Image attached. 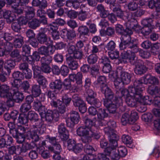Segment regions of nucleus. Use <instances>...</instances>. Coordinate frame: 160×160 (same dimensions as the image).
I'll return each instance as SVG.
<instances>
[{"label":"nucleus","instance_id":"1","mask_svg":"<svg viewBox=\"0 0 160 160\" xmlns=\"http://www.w3.org/2000/svg\"><path fill=\"white\" fill-rule=\"evenodd\" d=\"M124 24L126 27L124 29L120 24H118L116 27L117 33L121 35L120 42L119 45L120 50H123L121 54L122 58H127L130 56V22L126 21Z\"/></svg>","mask_w":160,"mask_h":160},{"label":"nucleus","instance_id":"2","mask_svg":"<svg viewBox=\"0 0 160 160\" xmlns=\"http://www.w3.org/2000/svg\"><path fill=\"white\" fill-rule=\"evenodd\" d=\"M28 120L33 121L32 127L34 130L32 131H28L27 135L31 137L35 141L38 139V134L42 135L45 133L46 130V124L44 121L39 120L38 114L34 111H30L27 114Z\"/></svg>","mask_w":160,"mask_h":160},{"label":"nucleus","instance_id":"3","mask_svg":"<svg viewBox=\"0 0 160 160\" xmlns=\"http://www.w3.org/2000/svg\"><path fill=\"white\" fill-rule=\"evenodd\" d=\"M159 80L155 77L150 74H147L144 76L140 80H136L134 82L133 86H132V91L134 90L136 94L134 97H136V100L134 99L132 106H134L137 101L141 99V93L142 92L144 88L142 86V84H151L152 85L155 86L158 84Z\"/></svg>","mask_w":160,"mask_h":160},{"label":"nucleus","instance_id":"4","mask_svg":"<svg viewBox=\"0 0 160 160\" xmlns=\"http://www.w3.org/2000/svg\"><path fill=\"white\" fill-rule=\"evenodd\" d=\"M108 128H106L104 129L105 133L108 136V140L109 142V146L106 148L104 150V153H100L105 155L109 159L112 153L115 150V148L118 147V141L119 139L118 135L113 133L109 132Z\"/></svg>","mask_w":160,"mask_h":160},{"label":"nucleus","instance_id":"5","mask_svg":"<svg viewBox=\"0 0 160 160\" xmlns=\"http://www.w3.org/2000/svg\"><path fill=\"white\" fill-rule=\"evenodd\" d=\"M45 138V140L41 142L42 146L45 147L52 152L58 153L61 152V146L56 137L48 135L46 136Z\"/></svg>","mask_w":160,"mask_h":160},{"label":"nucleus","instance_id":"6","mask_svg":"<svg viewBox=\"0 0 160 160\" xmlns=\"http://www.w3.org/2000/svg\"><path fill=\"white\" fill-rule=\"evenodd\" d=\"M105 98L103 99V104L109 113L113 114L117 112V105L112 101L114 97L113 92L104 95Z\"/></svg>","mask_w":160,"mask_h":160},{"label":"nucleus","instance_id":"7","mask_svg":"<svg viewBox=\"0 0 160 160\" xmlns=\"http://www.w3.org/2000/svg\"><path fill=\"white\" fill-rule=\"evenodd\" d=\"M152 18H147L143 19L141 21L143 27L140 29L141 33L144 35H148L154 28V26L152 25L153 20L152 19H157V16L152 15Z\"/></svg>","mask_w":160,"mask_h":160},{"label":"nucleus","instance_id":"8","mask_svg":"<svg viewBox=\"0 0 160 160\" xmlns=\"http://www.w3.org/2000/svg\"><path fill=\"white\" fill-rule=\"evenodd\" d=\"M72 101L73 105L75 108H78L80 112L83 113L86 112V104L78 94H74L72 97Z\"/></svg>","mask_w":160,"mask_h":160},{"label":"nucleus","instance_id":"9","mask_svg":"<svg viewBox=\"0 0 160 160\" xmlns=\"http://www.w3.org/2000/svg\"><path fill=\"white\" fill-rule=\"evenodd\" d=\"M72 101L73 105L75 108H78L80 112L83 113L86 112V104L78 94H74L72 97Z\"/></svg>","mask_w":160,"mask_h":160},{"label":"nucleus","instance_id":"10","mask_svg":"<svg viewBox=\"0 0 160 160\" xmlns=\"http://www.w3.org/2000/svg\"><path fill=\"white\" fill-rule=\"evenodd\" d=\"M22 80L18 78L14 79L12 82V86L15 88L17 91L20 90L27 92L30 88V84L28 81H22Z\"/></svg>","mask_w":160,"mask_h":160},{"label":"nucleus","instance_id":"11","mask_svg":"<svg viewBox=\"0 0 160 160\" xmlns=\"http://www.w3.org/2000/svg\"><path fill=\"white\" fill-rule=\"evenodd\" d=\"M130 2L128 4H126L125 6V8L126 9L124 14L120 8L119 7H116L113 9V11L116 14V17L124 20L126 21H130L129 18L130 8Z\"/></svg>","mask_w":160,"mask_h":160},{"label":"nucleus","instance_id":"12","mask_svg":"<svg viewBox=\"0 0 160 160\" xmlns=\"http://www.w3.org/2000/svg\"><path fill=\"white\" fill-rule=\"evenodd\" d=\"M106 77L104 76H99L97 79L96 85H99L100 87V90L101 92L104 95L113 92L112 90L106 83Z\"/></svg>","mask_w":160,"mask_h":160},{"label":"nucleus","instance_id":"13","mask_svg":"<svg viewBox=\"0 0 160 160\" xmlns=\"http://www.w3.org/2000/svg\"><path fill=\"white\" fill-rule=\"evenodd\" d=\"M139 61L136 56H131V63L135 66L134 69L135 73L137 75H142L146 72L148 68L144 64H137Z\"/></svg>","mask_w":160,"mask_h":160},{"label":"nucleus","instance_id":"14","mask_svg":"<svg viewBox=\"0 0 160 160\" xmlns=\"http://www.w3.org/2000/svg\"><path fill=\"white\" fill-rule=\"evenodd\" d=\"M77 133L78 135L82 137L81 140L82 142L87 143V142L90 141L91 137H89L91 131L84 126L79 127L77 129Z\"/></svg>","mask_w":160,"mask_h":160},{"label":"nucleus","instance_id":"15","mask_svg":"<svg viewBox=\"0 0 160 160\" xmlns=\"http://www.w3.org/2000/svg\"><path fill=\"white\" fill-rule=\"evenodd\" d=\"M131 107H135L137 103L138 102H142L144 105H150L152 103V99H151L148 96H146L142 98V95L141 93V99L139 101H137L135 105L132 106V103H133V101L134 99L136 100V97H134V96L136 95V93H135V91L133 90L132 91V87L131 88Z\"/></svg>","mask_w":160,"mask_h":160},{"label":"nucleus","instance_id":"16","mask_svg":"<svg viewBox=\"0 0 160 160\" xmlns=\"http://www.w3.org/2000/svg\"><path fill=\"white\" fill-rule=\"evenodd\" d=\"M12 76L13 79L18 78L23 80L25 78L27 79H29L31 78L32 76V71L30 69L22 72L18 71H14L12 73Z\"/></svg>","mask_w":160,"mask_h":160},{"label":"nucleus","instance_id":"17","mask_svg":"<svg viewBox=\"0 0 160 160\" xmlns=\"http://www.w3.org/2000/svg\"><path fill=\"white\" fill-rule=\"evenodd\" d=\"M48 29L46 28H43L42 31L39 32L37 35L36 38L38 42L41 44L48 45L49 42L51 40L50 38L48 37L46 33Z\"/></svg>","mask_w":160,"mask_h":160},{"label":"nucleus","instance_id":"18","mask_svg":"<svg viewBox=\"0 0 160 160\" xmlns=\"http://www.w3.org/2000/svg\"><path fill=\"white\" fill-rule=\"evenodd\" d=\"M71 122L67 121V125L70 128L73 127L75 124H77L80 119L79 113L76 111H72L70 113Z\"/></svg>","mask_w":160,"mask_h":160},{"label":"nucleus","instance_id":"19","mask_svg":"<svg viewBox=\"0 0 160 160\" xmlns=\"http://www.w3.org/2000/svg\"><path fill=\"white\" fill-rule=\"evenodd\" d=\"M108 55L109 56L110 58L112 59H118V64H119L120 63H127L128 62L127 60L128 59L129 62H130V55L129 56L128 58H122L120 55V57H119V51H111L110 52H109Z\"/></svg>","mask_w":160,"mask_h":160},{"label":"nucleus","instance_id":"20","mask_svg":"<svg viewBox=\"0 0 160 160\" xmlns=\"http://www.w3.org/2000/svg\"><path fill=\"white\" fill-rule=\"evenodd\" d=\"M11 94V97L15 100L16 102L20 103L22 102L24 99V96L23 93L20 92L18 90H16V89L14 87L12 86Z\"/></svg>","mask_w":160,"mask_h":160},{"label":"nucleus","instance_id":"21","mask_svg":"<svg viewBox=\"0 0 160 160\" xmlns=\"http://www.w3.org/2000/svg\"><path fill=\"white\" fill-rule=\"evenodd\" d=\"M28 132V131L25 134H16L14 132L12 135L13 137L16 139L17 142L19 144H22L24 142L25 137L29 139L31 138L32 140V142H36L39 141L40 139L39 136L38 140L36 141L31 137L27 136V134Z\"/></svg>","mask_w":160,"mask_h":160},{"label":"nucleus","instance_id":"22","mask_svg":"<svg viewBox=\"0 0 160 160\" xmlns=\"http://www.w3.org/2000/svg\"><path fill=\"white\" fill-rule=\"evenodd\" d=\"M63 87V82L60 78L51 82L49 84L50 88L55 92H60L62 89Z\"/></svg>","mask_w":160,"mask_h":160},{"label":"nucleus","instance_id":"23","mask_svg":"<svg viewBox=\"0 0 160 160\" xmlns=\"http://www.w3.org/2000/svg\"><path fill=\"white\" fill-rule=\"evenodd\" d=\"M32 106L36 111L39 112L40 115L41 112H45L47 110V108L45 106L42 104L41 101L39 98H37L34 100Z\"/></svg>","mask_w":160,"mask_h":160},{"label":"nucleus","instance_id":"24","mask_svg":"<svg viewBox=\"0 0 160 160\" xmlns=\"http://www.w3.org/2000/svg\"><path fill=\"white\" fill-rule=\"evenodd\" d=\"M71 81L70 79H65L63 82V90L68 92H75L77 90V87L75 85H72Z\"/></svg>","mask_w":160,"mask_h":160},{"label":"nucleus","instance_id":"25","mask_svg":"<svg viewBox=\"0 0 160 160\" xmlns=\"http://www.w3.org/2000/svg\"><path fill=\"white\" fill-rule=\"evenodd\" d=\"M16 61L12 59H9L5 61L4 64V69L7 71L5 74L9 76L11 70L13 69L16 65Z\"/></svg>","mask_w":160,"mask_h":160},{"label":"nucleus","instance_id":"26","mask_svg":"<svg viewBox=\"0 0 160 160\" xmlns=\"http://www.w3.org/2000/svg\"><path fill=\"white\" fill-rule=\"evenodd\" d=\"M9 87L7 85H1L0 88V96L1 98H6L10 96H11L12 93L11 88L10 92H9Z\"/></svg>","mask_w":160,"mask_h":160},{"label":"nucleus","instance_id":"27","mask_svg":"<svg viewBox=\"0 0 160 160\" xmlns=\"http://www.w3.org/2000/svg\"><path fill=\"white\" fill-rule=\"evenodd\" d=\"M34 148V147L31 143L28 142L22 144V146L20 147L19 154L22 156H26L27 155V151L33 149Z\"/></svg>","mask_w":160,"mask_h":160},{"label":"nucleus","instance_id":"28","mask_svg":"<svg viewBox=\"0 0 160 160\" xmlns=\"http://www.w3.org/2000/svg\"><path fill=\"white\" fill-rule=\"evenodd\" d=\"M66 61L69 68L72 70H75L78 68V64L72 56H69L66 58Z\"/></svg>","mask_w":160,"mask_h":160},{"label":"nucleus","instance_id":"29","mask_svg":"<svg viewBox=\"0 0 160 160\" xmlns=\"http://www.w3.org/2000/svg\"><path fill=\"white\" fill-rule=\"evenodd\" d=\"M138 40L134 38H131V56H136V53L138 51V48L137 46Z\"/></svg>","mask_w":160,"mask_h":160},{"label":"nucleus","instance_id":"30","mask_svg":"<svg viewBox=\"0 0 160 160\" xmlns=\"http://www.w3.org/2000/svg\"><path fill=\"white\" fill-rule=\"evenodd\" d=\"M41 113H44L45 114V117H41V120H43L44 119L48 123V124L52 123V120L53 117H54V115H53V112L52 110L47 109L45 112H41Z\"/></svg>","mask_w":160,"mask_h":160},{"label":"nucleus","instance_id":"31","mask_svg":"<svg viewBox=\"0 0 160 160\" xmlns=\"http://www.w3.org/2000/svg\"><path fill=\"white\" fill-rule=\"evenodd\" d=\"M82 75L81 72H78L76 74H71L69 75V79L73 82L75 81L78 84L82 83Z\"/></svg>","mask_w":160,"mask_h":160},{"label":"nucleus","instance_id":"32","mask_svg":"<svg viewBox=\"0 0 160 160\" xmlns=\"http://www.w3.org/2000/svg\"><path fill=\"white\" fill-rule=\"evenodd\" d=\"M115 31L113 27H108L106 30L101 29L100 31V35L102 36H108L113 37L115 34Z\"/></svg>","mask_w":160,"mask_h":160},{"label":"nucleus","instance_id":"33","mask_svg":"<svg viewBox=\"0 0 160 160\" xmlns=\"http://www.w3.org/2000/svg\"><path fill=\"white\" fill-rule=\"evenodd\" d=\"M80 6V2L79 0H67L66 7L69 8L78 9Z\"/></svg>","mask_w":160,"mask_h":160},{"label":"nucleus","instance_id":"34","mask_svg":"<svg viewBox=\"0 0 160 160\" xmlns=\"http://www.w3.org/2000/svg\"><path fill=\"white\" fill-rule=\"evenodd\" d=\"M32 95L35 98H38L41 93V90L40 85L37 84L33 85L31 88Z\"/></svg>","mask_w":160,"mask_h":160},{"label":"nucleus","instance_id":"35","mask_svg":"<svg viewBox=\"0 0 160 160\" xmlns=\"http://www.w3.org/2000/svg\"><path fill=\"white\" fill-rule=\"evenodd\" d=\"M3 18L6 20L8 23H11L15 19V15L10 11H7L3 12Z\"/></svg>","mask_w":160,"mask_h":160},{"label":"nucleus","instance_id":"36","mask_svg":"<svg viewBox=\"0 0 160 160\" xmlns=\"http://www.w3.org/2000/svg\"><path fill=\"white\" fill-rule=\"evenodd\" d=\"M25 12L26 18L28 20H31L35 14V9L32 7H27Z\"/></svg>","mask_w":160,"mask_h":160},{"label":"nucleus","instance_id":"37","mask_svg":"<svg viewBox=\"0 0 160 160\" xmlns=\"http://www.w3.org/2000/svg\"><path fill=\"white\" fill-rule=\"evenodd\" d=\"M160 52V43L155 42L152 43L150 48L151 54L154 56L158 55Z\"/></svg>","mask_w":160,"mask_h":160},{"label":"nucleus","instance_id":"38","mask_svg":"<svg viewBox=\"0 0 160 160\" xmlns=\"http://www.w3.org/2000/svg\"><path fill=\"white\" fill-rule=\"evenodd\" d=\"M96 97H94L86 100L88 103L91 105L97 108H99L101 106V102L99 99L96 98Z\"/></svg>","mask_w":160,"mask_h":160},{"label":"nucleus","instance_id":"39","mask_svg":"<svg viewBox=\"0 0 160 160\" xmlns=\"http://www.w3.org/2000/svg\"><path fill=\"white\" fill-rule=\"evenodd\" d=\"M96 97H94L86 100L88 103L91 105L97 108H99L101 106V102L99 99L96 98Z\"/></svg>","mask_w":160,"mask_h":160},{"label":"nucleus","instance_id":"40","mask_svg":"<svg viewBox=\"0 0 160 160\" xmlns=\"http://www.w3.org/2000/svg\"><path fill=\"white\" fill-rule=\"evenodd\" d=\"M96 97H94L86 100L88 103L91 105L97 108H99L101 106V102L99 99L96 98Z\"/></svg>","mask_w":160,"mask_h":160},{"label":"nucleus","instance_id":"41","mask_svg":"<svg viewBox=\"0 0 160 160\" xmlns=\"http://www.w3.org/2000/svg\"><path fill=\"white\" fill-rule=\"evenodd\" d=\"M77 31L80 37L87 36L89 34L88 28L86 26H80L78 27Z\"/></svg>","mask_w":160,"mask_h":160},{"label":"nucleus","instance_id":"42","mask_svg":"<svg viewBox=\"0 0 160 160\" xmlns=\"http://www.w3.org/2000/svg\"><path fill=\"white\" fill-rule=\"evenodd\" d=\"M10 56L12 58H15L14 60L17 62H20L22 60L21 55L20 54L19 51L17 49L12 51Z\"/></svg>","mask_w":160,"mask_h":160},{"label":"nucleus","instance_id":"43","mask_svg":"<svg viewBox=\"0 0 160 160\" xmlns=\"http://www.w3.org/2000/svg\"><path fill=\"white\" fill-rule=\"evenodd\" d=\"M62 33H66L68 40L71 41L76 37V34L75 31L73 30L63 29Z\"/></svg>","mask_w":160,"mask_h":160},{"label":"nucleus","instance_id":"44","mask_svg":"<svg viewBox=\"0 0 160 160\" xmlns=\"http://www.w3.org/2000/svg\"><path fill=\"white\" fill-rule=\"evenodd\" d=\"M108 127H105L103 129V130L104 131V129L106 128H108L109 132L110 133H116V131L114 130V129L117 127L116 123V122L113 120H110L107 122Z\"/></svg>","mask_w":160,"mask_h":160},{"label":"nucleus","instance_id":"45","mask_svg":"<svg viewBox=\"0 0 160 160\" xmlns=\"http://www.w3.org/2000/svg\"><path fill=\"white\" fill-rule=\"evenodd\" d=\"M131 27H132V29H131V35L133 33L132 31L138 32L140 29L139 26L138 25L137 20L134 18H131Z\"/></svg>","mask_w":160,"mask_h":160},{"label":"nucleus","instance_id":"46","mask_svg":"<svg viewBox=\"0 0 160 160\" xmlns=\"http://www.w3.org/2000/svg\"><path fill=\"white\" fill-rule=\"evenodd\" d=\"M120 91L122 96H124L126 103L129 106H130V94L128 90L127 89L123 88Z\"/></svg>","mask_w":160,"mask_h":160},{"label":"nucleus","instance_id":"47","mask_svg":"<svg viewBox=\"0 0 160 160\" xmlns=\"http://www.w3.org/2000/svg\"><path fill=\"white\" fill-rule=\"evenodd\" d=\"M28 22V26L30 28L35 29L40 26L39 20L35 18L32 19Z\"/></svg>","mask_w":160,"mask_h":160},{"label":"nucleus","instance_id":"48","mask_svg":"<svg viewBox=\"0 0 160 160\" xmlns=\"http://www.w3.org/2000/svg\"><path fill=\"white\" fill-rule=\"evenodd\" d=\"M147 92L148 93L152 96H156V94L159 92V88L155 85H150L147 89Z\"/></svg>","mask_w":160,"mask_h":160},{"label":"nucleus","instance_id":"49","mask_svg":"<svg viewBox=\"0 0 160 160\" xmlns=\"http://www.w3.org/2000/svg\"><path fill=\"white\" fill-rule=\"evenodd\" d=\"M52 60V56L49 54H48L42 57L40 61L41 64L50 65Z\"/></svg>","mask_w":160,"mask_h":160},{"label":"nucleus","instance_id":"50","mask_svg":"<svg viewBox=\"0 0 160 160\" xmlns=\"http://www.w3.org/2000/svg\"><path fill=\"white\" fill-rule=\"evenodd\" d=\"M120 77L125 84H128L130 82V75L129 73L122 71L121 72Z\"/></svg>","mask_w":160,"mask_h":160},{"label":"nucleus","instance_id":"51","mask_svg":"<svg viewBox=\"0 0 160 160\" xmlns=\"http://www.w3.org/2000/svg\"><path fill=\"white\" fill-rule=\"evenodd\" d=\"M18 123L24 124L27 123L28 122V120L27 114L22 113L19 114L18 118Z\"/></svg>","mask_w":160,"mask_h":160},{"label":"nucleus","instance_id":"52","mask_svg":"<svg viewBox=\"0 0 160 160\" xmlns=\"http://www.w3.org/2000/svg\"><path fill=\"white\" fill-rule=\"evenodd\" d=\"M97 116L98 118L103 120L105 118L108 117V115L106 110L102 108H99L98 111Z\"/></svg>","mask_w":160,"mask_h":160},{"label":"nucleus","instance_id":"53","mask_svg":"<svg viewBox=\"0 0 160 160\" xmlns=\"http://www.w3.org/2000/svg\"><path fill=\"white\" fill-rule=\"evenodd\" d=\"M43 147L41 145V146L38 147V148L40 149L39 153L41 155V156L43 158L45 159H48L50 157V151L48 149L42 150V147Z\"/></svg>","mask_w":160,"mask_h":160},{"label":"nucleus","instance_id":"54","mask_svg":"<svg viewBox=\"0 0 160 160\" xmlns=\"http://www.w3.org/2000/svg\"><path fill=\"white\" fill-rule=\"evenodd\" d=\"M37 81L39 85L42 87L43 88H47L48 83V81L46 78L42 76L37 78Z\"/></svg>","mask_w":160,"mask_h":160},{"label":"nucleus","instance_id":"55","mask_svg":"<svg viewBox=\"0 0 160 160\" xmlns=\"http://www.w3.org/2000/svg\"><path fill=\"white\" fill-rule=\"evenodd\" d=\"M114 83L115 88L118 90L117 92L118 91V90L121 89L122 88L125 84L122 80L119 78H117L115 79Z\"/></svg>","mask_w":160,"mask_h":160},{"label":"nucleus","instance_id":"56","mask_svg":"<svg viewBox=\"0 0 160 160\" xmlns=\"http://www.w3.org/2000/svg\"><path fill=\"white\" fill-rule=\"evenodd\" d=\"M130 120V115L127 112L123 114L121 119V123L124 126L129 123Z\"/></svg>","mask_w":160,"mask_h":160},{"label":"nucleus","instance_id":"57","mask_svg":"<svg viewBox=\"0 0 160 160\" xmlns=\"http://www.w3.org/2000/svg\"><path fill=\"white\" fill-rule=\"evenodd\" d=\"M84 145V152L88 155H92L93 153L95 151L94 148L92 146L89 144V143H85Z\"/></svg>","mask_w":160,"mask_h":160},{"label":"nucleus","instance_id":"58","mask_svg":"<svg viewBox=\"0 0 160 160\" xmlns=\"http://www.w3.org/2000/svg\"><path fill=\"white\" fill-rule=\"evenodd\" d=\"M98 60V57L95 54L92 53L87 58V61L90 64H93L95 63Z\"/></svg>","mask_w":160,"mask_h":160},{"label":"nucleus","instance_id":"59","mask_svg":"<svg viewBox=\"0 0 160 160\" xmlns=\"http://www.w3.org/2000/svg\"><path fill=\"white\" fill-rule=\"evenodd\" d=\"M85 127L91 131L92 130V127L95 124V122L89 118L86 119L84 121Z\"/></svg>","mask_w":160,"mask_h":160},{"label":"nucleus","instance_id":"60","mask_svg":"<svg viewBox=\"0 0 160 160\" xmlns=\"http://www.w3.org/2000/svg\"><path fill=\"white\" fill-rule=\"evenodd\" d=\"M74 42L73 41H69V42H68V51L70 54H73L77 50L76 46L73 45Z\"/></svg>","mask_w":160,"mask_h":160},{"label":"nucleus","instance_id":"61","mask_svg":"<svg viewBox=\"0 0 160 160\" xmlns=\"http://www.w3.org/2000/svg\"><path fill=\"white\" fill-rule=\"evenodd\" d=\"M40 69L42 72L47 74H49L51 72L50 65L41 64Z\"/></svg>","mask_w":160,"mask_h":160},{"label":"nucleus","instance_id":"62","mask_svg":"<svg viewBox=\"0 0 160 160\" xmlns=\"http://www.w3.org/2000/svg\"><path fill=\"white\" fill-rule=\"evenodd\" d=\"M61 140L62 141H66L69 138V134L68 130H66L58 132Z\"/></svg>","mask_w":160,"mask_h":160},{"label":"nucleus","instance_id":"63","mask_svg":"<svg viewBox=\"0 0 160 160\" xmlns=\"http://www.w3.org/2000/svg\"><path fill=\"white\" fill-rule=\"evenodd\" d=\"M7 146H10L13 144L14 140L12 137L8 134L5 135L3 137Z\"/></svg>","mask_w":160,"mask_h":160},{"label":"nucleus","instance_id":"64","mask_svg":"<svg viewBox=\"0 0 160 160\" xmlns=\"http://www.w3.org/2000/svg\"><path fill=\"white\" fill-rule=\"evenodd\" d=\"M31 105L24 102L22 103L20 108V111L23 113H26L31 108Z\"/></svg>","mask_w":160,"mask_h":160}]
</instances>
